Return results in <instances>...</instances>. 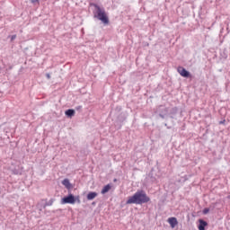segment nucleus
I'll return each instance as SVG.
<instances>
[{
    "label": "nucleus",
    "instance_id": "nucleus-5",
    "mask_svg": "<svg viewBox=\"0 0 230 230\" xmlns=\"http://www.w3.org/2000/svg\"><path fill=\"white\" fill-rule=\"evenodd\" d=\"M157 111L160 112L159 113L160 118L164 119V116H166V114H168V108H166L164 106H159L157 109Z\"/></svg>",
    "mask_w": 230,
    "mask_h": 230
},
{
    "label": "nucleus",
    "instance_id": "nucleus-7",
    "mask_svg": "<svg viewBox=\"0 0 230 230\" xmlns=\"http://www.w3.org/2000/svg\"><path fill=\"white\" fill-rule=\"evenodd\" d=\"M199 230H206V226H208V222L204 221V219H199Z\"/></svg>",
    "mask_w": 230,
    "mask_h": 230
},
{
    "label": "nucleus",
    "instance_id": "nucleus-8",
    "mask_svg": "<svg viewBox=\"0 0 230 230\" xmlns=\"http://www.w3.org/2000/svg\"><path fill=\"white\" fill-rule=\"evenodd\" d=\"M98 197V192H89L86 196L87 200H94Z\"/></svg>",
    "mask_w": 230,
    "mask_h": 230
},
{
    "label": "nucleus",
    "instance_id": "nucleus-1",
    "mask_svg": "<svg viewBox=\"0 0 230 230\" xmlns=\"http://www.w3.org/2000/svg\"><path fill=\"white\" fill-rule=\"evenodd\" d=\"M147 202H150V198L146 195V192L138 190L128 198L126 204H146Z\"/></svg>",
    "mask_w": 230,
    "mask_h": 230
},
{
    "label": "nucleus",
    "instance_id": "nucleus-4",
    "mask_svg": "<svg viewBox=\"0 0 230 230\" xmlns=\"http://www.w3.org/2000/svg\"><path fill=\"white\" fill-rule=\"evenodd\" d=\"M177 71H178L179 75H181V76H183V78H190L191 76L190 72H188V70H186V68H184L182 66H179Z\"/></svg>",
    "mask_w": 230,
    "mask_h": 230
},
{
    "label": "nucleus",
    "instance_id": "nucleus-17",
    "mask_svg": "<svg viewBox=\"0 0 230 230\" xmlns=\"http://www.w3.org/2000/svg\"><path fill=\"white\" fill-rule=\"evenodd\" d=\"M80 109H82V106H78V107L76 108L77 111H80Z\"/></svg>",
    "mask_w": 230,
    "mask_h": 230
},
{
    "label": "nucleus",
    "instance_id": "nucleus-9",
    "mask_svg": "<svg viewBox=\"0 0 230 230\" xmlns=\"http://www.w3.org/2000/svg\"><path fill=\"white\" fill-rule=\"evenodd\" d=\"M111 185L110 184H107L106 186H104L101 191V193L102 195H105V193H109V191H111Z\"/></svg>",
    "mask_w": 230,
    "mask_h": 230
},
{
    "label": "nucleus",
    "instance_id": "nucleus-14",
    "mask_svg": "<svg viewBox=\"0 0 230 230\" xmlns=\"http://www.w3.org/2000/svg\"><path fill=\"white\" fill-rule=\"evenodd\" d=\"M31 2L32 3V4H35V3H39V0H31Z\"/></svg>",
    "mask_w": 230,
    "mask_h": 230
},
{
    "label": "nucleus",
    "instance_id": "nucleus-3",
    "mask_svg": "<svg viewBox=\"0 0 230 230\" xmlns=\"http://www.w3.org/2000/svg\"><path fill=\"white\" fill-rule=\"evenodd\" d=\"M75 202H76V198L73 194H69L61 200V204H75Z\"/></svg>",
    "mask_w": 230,
    "mask_h": 230
},
{
    "label": "nucleus",
    "instance_id": "nucleus-13",
    "mask_svg": "<svg viewBox=\"0 0 230 230\" xmlns=\"http://www.w3.org/2000/svg\"><path fill=\"white\" fill-rule=\"evenodd\" d=\"M15 39H17V36H16V35H13V36L11 37V40H15Z\"/></svg>",
    "mask_w": 230,
    "mask_h": 230
},
{
    "label": "nucleus",
    "instance_id": "nucleus-12",
    "mask_svg": "<svg viewBox=\"0 0 230 230\" xmlns=\"http://www.w3.org/2000/svg\"><path fill=\"white\" fill-rule=\"evenodd\" d=\"M209 213V208H204L203 215H208Z\"/></svg>",
    "mask_w": 230,
    "mask_h": 230
},
{
    "label": "nucleus",
    "instance_id": "nucleus-10",
    "mask_svg": "<svg viewBox=\"0 0 230 230\" xmlns=\"http://www.w3.org/2000/svg\"><path fill=\"white\" fill-rule=\"evenodd\" d=\"M65 114L67 118H73V116H75V110L69 109L66 111Z\"/></svg>",
    "mask_w": 230,
    "mask_h": 230
},
{
    "label": "nucleus",
    "instance_id": "nucleus-6",
    "mask_svg": "<svg viewBox=\"0 0 230 230\" xmlns=\"http://www.w3.org/2000/svg\"><path fill=\"white\" fill-rule=\"evenodd\" d=\"M168 222L172 229L179 224L175 217H169Z\"/></svg>",
    "mask_w": 230,
    "mask_h": 230
},
{
    "label": "nucleus",
    "instance_id": "nucleus-15",
    "mask_svg": "<svg viewBox=\"0 0 230 230\" xmlns=\"http://www.w3.org/2000/svg\"><path fill=\"white\" fill-rule=\"evenodd\" d=\"M47 78L49 80L51 78V75L49 74H46Z\"/></svg>",
    "mask_w": 230,
    "mask_h": 230
},
{
    "label": "nucleus",
    "instance_id": "nucleus-2",
    "mask_svg": "<svg viewBox=\"0 0 230 230\" xmlns=\"http://www.w3.org/2000/svg\"><path fill=\"white\" fill-rule=\"evenodd\" d=\"M94 8L96 9V15L99 19V21H102L103 24H108L109 23V16H107V13H105V9L100 7V5L93 4Z\"/></svg>",
    "mask_w": 230,
    "mask_h": 230
},
{
    "label": "nucleus",
    "instance_id": "nucleus-16",
    "mask_svg": "<svg viewBox=\"0 0 230 230\" xmlns=\"http://www.w3.org/2000/svg\"><path fill=\"white\" fill-rule=\"evenodd\" d=\"M77 200L78 204H80V198H75V201Z\"/></svg>",
    "mask_w": 230,
    "mask_h": 230
},
{
    "label": "nucleus",
    "instance_id": "nucleus-11",
    "mask_svg": "<svg viewBox=\"0 0 230 230\" xmlns=\"http://www.w3.org/2000/svg\"><path fill=\"white\" fill-rule=\"evenodd\" d=\"M63 186H65L67 190H69V188H71V182H69L68 179H65L62 181Z\"/></svg>",
    "mask_w": 230,
    "mask_h": 230
}]
</instances>
